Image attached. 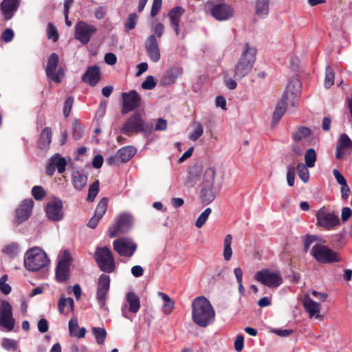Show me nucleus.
<instances>
[{
  "mask_svg": "<svg viewBox=\"0 0 352 352\" xmlns=\"http://www.w3.org/2000/svg\"><path fill=\"white\" fill-rule=\"evenodd\" d=\"M1 344L2 346L7 350H12L14 351L17 349L16 342L10 338H4Z\"/></svg>",
  "mask_w": 352,
  "mask_h": 352,
  "instance_id": "nucleus-53",
  "label": "nucleus"
},
{
  "mask_svg": "<svg viewBox=\"0 0 352 352\" xmlns=\"http://www.w3.org/2000/svg\"><path fill=\"white\" fill-rule=\"evenodd\" d=\"M132 217L127 214H121L117 221L116 226L109 229V235L111 238L115 237L120 233H126L132 227Z\"/></svg>",
  "mask_w": 352,
  "mask_h": 352,
  "instance_id": "nucleus-16",
  "label": "nucleus"
},
{
  "mask_svg": "<svg viewBox=\"0 0 352 352\" xmlns=\"http://www.w3.org/2000/svg\"><path fill=\"white\" fill-rule=\"evenodd\" d=\"M84 82L94 87L96 86L100 80V70L99 67L94 65L87 68L86 72L82 77Z\"/></svg>",
  "mask_w": 352,
  "mask_h": 352,
  "instance_id": "nucleus-21",
  "label": "nucleus"
},
{
  "mask_svg": "<svg viewBox=\"0 0 352 352\" xmlns=\"http://www.w3.org/2000/svg\"><path fill=\"white\" fill-rule=\"evenodd\" d=\"M254 278L258 282L270 288H276L283 283V277L279 271L263 269L257 272Z\"/></svg>",
  "mask_w": 352,
  "mask_h": 352,
  "instance_id": "nucleus-6",
  "label": "nucleus"
},
{
  "mask_svg": "<svg viewBox=\"0 0 352 352\" xmlns=\"http://www.w3.org/2000/svg\"><path fill=\"white\" fill-rule=\"evenodd\" d=\"M91 331L96 338V342L99 345L104 344L107 336V333L104 328L94 327L91 328Z\"/></svg>",
  "mask_w": 352,
  "mask_h": 352,
  "instance_id": "nucleus-37",
  "label": "nucleus"
},
{
  "mask_svg": "<svg viewBox=\"0 0 352 352\" xmlns=\"http://www.w3.org/2000/svg\"><path fill=\"white\" fill-rule=\"evenodd\" d=\"M215 313L209 300L199 296L192 303V318L198 326L206 327L214 320Z\"/></svg>",
  "mask_w": 352,
  "mask_h": 352,
  "instance_id": "nucleus-2",
  "label": "nucleus"
},
{
  "mask_svg": "<svg viewBox=\"0 0 352 352\" xmlns=\"http://www.w3.org/2000/svg\"><path fill=\"white\" fill-rule=\"evenodd\" d=\"M72 183L74 188L77 190H82L87 182V176L84 173L76 170L72 173Z\"/></svg>",
  "mask_w": 352,
  "mask_h": 352,
  "instance_id": "nucleus-29",
  "label": "nucleus"
},
{
  "mask_svg": "<svg viewBox=\"0 0 352 352\" xmlns=\"http://www.w3.org/2000/svg\"><path fill=\"white\" fill-rule=\"evenodd\" d=\"M45 212L47 219L53 221H59L64 217L63 202L58 198H53L46 205Z\"/></svg>",
  "mask_w": 352,
  "mask_h": 352,
  "instance_id": "nucleus-13",
  "label": "nucleus"
},
{
  "mask_svg": "<svg viewBox=\"0 0 352 352\" xmlns=\"http://www.w3.org/2000/svg\"><path fill=\"white\" fill-rule=\"evenodd\" d=\"M316 219L318 225L327 230L333 228L340 223L338 216L324 208L317 211Z\"/></svg>",
  "mask_w": 352,
  "mask_h": 352,
  "instance_id": "nucleus-8",
  "label": "nucleus"
},
{
  "mask_svg": "<svg viewBox=\"0 0 352 352\" xmlns=\"http://www.w3.org/2000/svg\"><path fill=\"white\" fill-rule=\"evenodd\" d=\"M152 129V126L150 124L146 123L139 113H135L131 116L126 122L122 129V131L124 133H129L131 132H150Z\"/></svg>",
  "mask_w": 352,
  "mask_h": 352,
  "instance_id": "nucleus-7",
  "label": "nucleus"
},
{
  "mask_svg": "<svg viewBox=\"0 0 352 352\" xmlns=\"http://www.w3.org/2000/svg\"><path fill=\"white\" fill-rule=\"evenodd\" d=\"M73 261V257L68 250H63L60 252L58 256L57 264H68Z\"/></svg>",
  "mask_w": 352,
  "mask_h": 352,
  "instance_id": "nucleus-43",
  "label": "nucleus"
},
{
  "mask_svg": "<svg viewBox=\"0 0 352 352\" xmlns=\"http://www.w3.org/2000/svg\"><path fill=\"white\" fill-rule=\"evenodd\" d=\"M99 191V182H94L89 188L87 201H92Z\"/></svg>",
  "mask_w": 352,
  "mask_h": 352,
  "instance_id": "nucleus-49",
  "label": "nucleus"
},
{
  "mask_svg": "<svg viewBox=\"0 0 352 352\" xmlns=\"http://www.w3.org/2000/svg\"><path fill=\"white\" fill-rule=\"evenodd\" d=\"M19 250V245L16 243H12L9 245H7L4 247L3 249V252L9 256H14L16 255L18 252Z\"/></svg>",
  "mask_w": 352,
  "mask_h": 352,
  "instance_id": "nucleus-50",
  "label": "nucleus"
},
{
  "mask_svg": "<svg viewBox=\"0 0 352 352\" xmlns=\"http://www.w3.org/2000/svg\"><path fill=\"white\" fill-rule=\"evenodd\" d=\"M269 11V0H256V13L257 15L265 17Z\"/></svg>",
  "mask_w": 352,
  "mask_h": 352,
  "instance_id": "nucleus-38",
  "label": "nucleus"
},
{
  "mask_svg": "<svg viewBox=\"0 0 352 352\" xmlns=\"http://www.w3.org/2000/svg\"><path fill=\"white\" fill-rule=\"evenodd\" d=\"M244 346V337L243 335H238L234 342V349L237 352H241Z\"/></svg>",
  "mask_w": 352,
  "mask_h": 352,
  "instance_id": "nucleus-56",
  "label": "nucleus"
},
{
  "mask_svg": "<svg viewBox=\"0 0 352 352\" xmlns=\"http://www.w3.org/2000/svg\"><path fill=\"white\" fill-rule=\"evenodd\" d=\"M311 254L318 262L338 263L342 261L339 254L321 243H316L313 245Z\"/></svg>",
  "mask_w": 352,
  "mask_h": 352,
  "instance_id": "nucleus-5",
  "label": "nucleus"
},
{
  "mask_svg": "<svg viewBox=\"0 0 352 352\" xmlns=\"http://www.w3.org/2000/svg\"><path fill=\"white\" fill-rule=\"evenodd\" d=\"M311 135V131L307 127H300L294 134L293 138L295 141L299 142L307 139Z\"/></svg>",
  "mask_w": 352,
  "mask_h": 352,
  "instance_id": "nucleus-40",
  "label": "nucleus"
},
{
  "mask_svg": "<svg viewBox=\"0 0 352 352\" xmlns=\"http://www.w3.org/2000/svg\"><path fill=\"white\" fill-rule=\"evenodd\" d=\"M15 319L13 318L12 307L10 302L6 300L1 302L0 325L5 327L8 331L13 330Z\"/></svg>",
  "mask_w": 352,
  "mask_h": 352,
  "instance_id": "nucleus-10",
  "label": "nucleus"
},
{
  "mask_svg": "<svg viewBox=\"0 0 352 352\" xmlns=\"http://www.w3.org/2000/svg\"><path fill=\"white\" fill-rule=\"evenodd\" d=\"M303 243V248L305 252L310 250L311 246L314 244L318 243V241H320V239L314 234H307L302 237Z\"/></svg>",
  "mask_w": 352,
  "mask_h": 352,
  "instance_id": "nucleus-36",
  "label": "nucleus"
},
{
  "mask_svg": "<svg viewBox=\"0 0 352 352\" xmlns=\"http://www.w3.org/2000/svg\"><path fill=\"white\" fill-rule=\"evenodd\" d=\"M256 50L248 44L244 45L242 54L234 67V77L236 80H241L248 75L254 63Z\"/></svg>",
  "mask_w": 352,
  "mask_h": 352,
  "instance_id": "nucleus-3",
  "label": "nucleus"
},
{
  "mask_svg": "<svg viewBox=\"0 0 352 352\" xmlns=\"http://www.w3.org/2000/svg\"><path fill=\"white\" fill-rule=\"evenodd\" d=\"M182 69L179 67H173L168 69L160 80L162 85H170L173 84L182 75Z\"/></svg>",
  "mask_w": 352,
  "mask_h": 352,
  "instance_id": "nucleus-24",
  "label": "nucleus"
},
{
  "mask_svg": "<svg viewBox=\"0 0 352 352\" xmlns=\"http://www.w3.org/2000/svg\"><path fill=\"white\" fill-rule=\"evenodd\" d=\"M191 129L188 138L192 141H196L203 135L204 126L201 122L194 121L191 124Z\"/></svg>",
  "mask_w": 352,
  "mask_h": 352,
  "instance_id": "nucleus-30",
  "label": "nucleus"
},
{
  "mask_svg": "<svg viewBox=\"0 0 352 352\" xmlns=\"http://www.w3.org/2000/svg\"><path fill=\"white\" fill-rule=\"evenodd\" d=\"M32 196L36 200H41L45 196V191L41 186H35L32 190Z\"/></svg>",
  "mask_w": 352,
  "mask_h": 352,
  "instance_id": "nucleus-52",
  "label": "nucleus"
},
{
  "mask_svg": "<svg viewBox=\"0 0 352 352\" xmlns=\"http://www.w3.org/2000/svg\"><path fill=\"white\" fill-rule=\"evenodd\" d=\"M338 145L342 148H352V140L346 134L342 133L340 135Z\"/></svg>",
  "mask_w": 352,
  "mask_h": 352,
  "instance_id": "nucleus-48",
  "label": "nucleus"
},
{
  "mask_svg": "<svg viewBox=\"0 0 352 352\" xmlns=\"http://www.w3.org/2000/svg\"><path fill=\"white\" fill-rule=\"evenodd\" d=\"M300 82L298 79H293L287 85L286 90L274 111L272 116L273 124H276L284 115L286 109L289 106L295 107L299 99L300 93Z\"/></svg>",
  "mask_w": 352,
  "mask_h": 352,
  "instance_id": "nucleus-1",
  "label": "nucleus"
},
{
  "mask_svg": "<svg viewBox=\"0 0 352 352\" xmlns=\"http://www.w3.org/2000/svg\"><path fill=\"white\" fill-rule=\"evenodd\" d=\"M49 326L47 320L45 318H41L38 322V329L41 333H45L48 331Z\"/></svg>",
  "mask_w": 352,
  "mask_h": 352,
  "instance_id": "nucleus-63",
  "label": "nucleus"
},
{
  "mask_svg": "<svg viewBox=\"0 0 352 352\" xmlns=\"http://www.w3.org/2000/svg\"><path fill=\"white\" fill-rule=\"evenodd\" d=\"M109 289L110 278L108 275L102 274L98 278L96 289V299L101 308L106 305Z\"/></svg>",
  "mask_w": 352,
  "mask_h": 352,
  "instance_id": "nucleus-15",
  "label": "nucleus"
},
{
  "mask_svg": "<svg viewBox=\"0 0 352 352\" xmlns=\"http://www.w3.org/2000/svg\"><path fill=\"white\" fill-rule=\"evenodd\" d=\"M350 192L351 190L347 183L342 185L340 188V195L342 199L346 200L349 197Z\"/></svg>",
  "mask_w": 352,
  "mask_h": 352,
  "instance_id": "nucleus-61",
  "label": "nucleus"
},
{
  "mask_svg": "<svg viewBox=\"0 0 352 352\" xmlns=\"http://www.w3.org/2000/svg\"><path fill=\"white\" fill-rule=\"evenodd\" d=\"M69 265H56V278L59 282L66 281L69 276Z\"/></svg>",
  "mask_w": 352,
  "mask_h": 352,
  "instance_id": "nucleus-35",
  "label": "nucleus"
},
{
  "mask_svg": "<svg viewBox=\"0 0 352 352\" xmlns=\"http://www.w3.org/2000/svg\"><path fill=\"white\" fill-rule=\"evenodd\" d=\"M59 57L57 54L52 53L47 60L45 74L48 82L60 83L65 76V71L62 67H58Z\"/></svg>",
  "mask_w": 352,
  "mask_h": 352,
  "instance_id": "nucleus-4",
  "label": "nucleus"
},
{
  "mask_svg": "<svg viewBox=\"0 0 352 352\" xmlns=\"http://www.w3.org/2000/svg\"><path fill=\"white\" fill-rule=\"evenodd\" d=\"M108 200L106 198H102L98 204L95 210L94 214L97 217L102 218L106 212L107 208Z\"/></svg>",
  "mask_w": 352,
  "mask_h": 352,
  "instance_id": "nucleus-44",
  "label": "nucleus"
},
{
  "mask_svg": "<svg viewBox=\"0 0 352 352\" xmlns=\"http://www.w3.org/2000/svg\"><path fill=\"white\" fill-rule=\"evenodd\" d=\"M122 96L123 99V113L133 111L140 104V96L135 90L130 91L128 93H122Z\"/></svg>",
  "mask_w": 352,
  "mask_h": 352,
  "instance_id": "nucleus-18",
  "label": "nucleus"
},
{
  "mask_svg": "<svg viewBox=\"0 0 352 352\" xmlns=\"http://www.w3.org/2000/svg\"><path fill=\"white\" fill-rule=\"evenodd\" d=\"M316 153L314 148H309L305 153V165L308 166L309 168H313L316 162Z\"/></svg>",
  "mask_w": 352,
  "mask_h": 352,
  "instance_id": "nucleus-39",
  "label": "nucleus"
},
{
  "mask_svg": "<svg viewBox=\"0 0 352 352\" xmlns=\"http://www.w3.org/2000/svg\"><path fill=\"white\" fill-rule=\"evenodd\" d=\"M34 202L32 199H25L16 211L17 221L20 223L27 220L31 214Z\"/></svg>",
  "mask_w": 352,
  "mask_h": 352,
  "instance_id": "nucleus-22",
  "label": "nucleus"
},
{
  "mask_svg": "<svg viewBox=\"0 0 352 352\" xmlns=\"http://www.w3.org/2000/svg\"><path fill=\"white\" fill-rule=\"evenodd\" d=\"M69 331L70 336H74L76 333V329L78 327V320L76 318H72L69 321Z\"/></svg>",
  "mask_w": 352,
  "mask_h": 352,
  "instance_id": "nucleus-57",
  "label": "nucleus"
},
{
  "mask_svg": "<svg viewBox=\"0 0 352 352\" xmlns=\"http://www.w3.org/2000/svg\"><path fill=\"white\" fill-rule=\"evenodd\" d=\"M1 37L2 39L6 43L11 41L14 37L13 30L10 28L6 29L3 32Z\"/></svg>",
  "mask_w": 352,
  "mask_h": 352,
  "instance_id": "nucleus-60",
  "label": "nucleus"
},
{
  "mask_svg": "<svg viewBox=\"0 0 352 352\" xmlns=\"http://www.w3.org/2000/svg\"><path fill=\"white\" fill-rule=\"evenodd\" d=\"M215 169L212 167H209L206 169L201 186H213L215 178Z\"/></svg>",
  "mask_w": 352,
  "mask_h": 352,
  "instance_id": "nucleus-32",
  "label": "nucleus"
},
{
  "mask_svg": "<svg viewBox=\"0 0 352 352\" xmlns=\"http://www.w3.org/2000/svg\"><path fill=\"white\" fill-rule=\"evenodd\" d=\"M211 15L218 21H226L233 16V8L226 3H219L210 9Z\"/></svg>",
  "mask_w": 352,
  "mask_h": 352,
  "instance_id": "nucleus-19",
  "label": "nucleus"
},
{
  "mask_svg": "<svg viewBox=\"0 0 352 352\" xmlns=\"http://www.w3.org/2000/svg\"><path fill=\"white\" fill-rule=\"evenodd\" d=\"M126 301L129 305V311L132 313H137L140 307V299L133 292H129L126 296Z\"/></svg>",
  "mask_w": 352,
  "mask_h": 352,
  "instance_id": "nucleus-31",
  "label": "nucleus"
},
{
  "mask_svg": "<svg viewBox=\"0 0 352 352\" xmlns=\"http://www.w3.org/2000/svg\"><path fill=\"white\" fill-rule=\"evenodd\" d=\"M146 52L153 63H157L161 58L160 46L156 36L154 34L149 35L144 43Z\"/></svg>",
  "mask_w": 352,
  "mask_h": 352,
  "instance_id": "nucleus-17",
  "label": "nucleus"
},
{
  "mask_svg": "<svg viewBox=\"0 0 352 352\" xmlns=\"http://www.w3.org/2000/svg\"><path fill=\"white\" fill-rule=\"evenodd\" d=\"M211 212V209L210 208H207L204 212H201L195 222V226L197 228H200L205 224Z\"/></svg>",
  "mask_w": 352,
  "mask_h": 352,
  "instance_id": "nucleus-46",
  "label": "nucleus"
},
{
  "mask_svg": "<svg viewBox=\"0 0 352 352\" xmlns=\"http://www.w3.org/2000/svg\"><path fill=\"white\" fill-rule=\"evenodd\" d=\"M295 180V168L292 166L288 167L287 173V182L289 186H293Z\"/></svg>",
  "mask_w": 352,
  "mask_h": 352,
  "instance_id": "nucleus-55",
  "label": "nucleus"
},
{
  "mask_svg": "<svg viewBox=\"0 0 352 352\" xmlns=\"http://www.w3.org/2000/svg\"><path fill=\"white\" fill-rule=\"evenodd\" d=\"M73 104V98L72 97H68L64 104L63 113L65 117H67L70 113Z\"/></svg>",
  "mask_w": 352,
  "mask_h": 352,
  "instance_id": "nucleus-59",
  "label": "nucleus"
},
{
  "mask_svg": "<svg viewBox=\"0 0 352 352\" xmlns=\"http://www.w3.org/2000/svg\"><path fill=\"white\" fill-rule=\"evenodd\" d=\"M50 261L46 252L37 246L28 249L24 254V264H48Z\"/></svg>",
  "mask_w": 352,
  "mask_h": 352,
  "instance_id": "nucleus-9",
  "label": "nucleus"
},
{
  "mask_svg": "<svg viewBox=\"0 0 352 352\" xmlns=\"http://www.w3.org/2000/svg\"><path fill=\"white\" fill-rule=\"evenodd\" d=\"M216 192L213 186H201L200 198L206 205L210 204L215 198Z\"/></svg>",
  "mask_w": 352,
  "mask_h": 352,
  "instance_id": "nucleus-27",
  "label": "nucleus"
},
{
  "mask_svg": "<svg viewBox=\"0 0 352 352\" xmlns=\"http://www.w3.org/2000/svg\"><path fill=\"white\" fill-rule=\"evenodd\" d=\"M308 166L305 165L303 163H299L297 166V173L300 179L307 183L309 179V172Z\"/></svg>",
  "mask_w": 352,
  "mask_h": 352,
  "instance_id": "nucleus-41",
  "label": "nucleus"
},
{
  "mask_svg": "<svg viewBox=\"0 0 352 352\" xmlns=\"http://www.w3.org/2000/svg\"><path fill=\"white\" fill-rule=\"evenodd\" d=\"M303 305L310 317H319L318 314L320 311V303L314 301L309 296H305L303 300Z\"/></svg>",
  "mask_w": 352,
  "mask_h": 352,
  "instance_id": "nucleus-26",
  "label": "nucleus"
},
{
  "mask_svg": "<svg viewBox=\"0 0 352 352\" xmlns=\"http://www.w3.org/2000/svg\"><path fill=\"white\" fill-rule=\"evenodd\" d=\"M352 210L349 207H344L341 212V219L343 222L346 221L351 216Z\"/></svg>",
  "mask_w": 352,
  "mask_h": 352,
  "instance_id": "nucleus-64",
  "label": "nucleus"
},
{
  "mask_svg": "<svg viewBox=\"0 0 352 352\" xmlns=\"http://www.w3.org/2000/svg\"><path fill=\"white\" fill-rule=\"evenodd\" d=\"M95 258L98 264H115L111 250L106 247L96 250Z\"/></svg>",
  "mask_w": 352,
  "mask_h": 352,
  "instance_id": "nucleus-23",
  "label": "nucleus"
},
{
  "mask_svg": "<svg viewBox=\"0 0 352 352\" xmlns=\"http://www.w3.org/2000/svg\"><path fill=\"white\" fill-rule=\"evenodd\" d=\"M136 152L137 150L133 146H124L117 151V157H119L120 162L125 163L129 162Z\"/></svg>",
  "mask_w": 352,
  "mask_h": 352,
  "instance_id": "nucleus-28",
  "label": "nucleus"
},
{
  "mask_svg": "<svg viewBox=\"0 0 352 352\" xmlns=\"http://www.w3.org/2000/svg\"><path fill=\"white\" fill-rule=\"evenodd\" d=\"M20 0H3L0 9L3 18L6 20L12 19L19 8Z\"/></svg>",
  "mask_w": 352,
  "mask_h": 352,
  "instance_id": "nucleus-20",
  "label": "nucleus"
},
{
  "mask_svg": "<svg viewBox=\"0 0 352 352\" xmlns=\"http://www.w3.org/2000/svg\"><path fill=\"white\" fill-rule=\"evenodd\" d=\"M40 140L43 146H48L52 141V131L50 128L46 127L43 129L41 136Z\"/></svg>",
  "mask_w": 352,
  "mask_h": 352,
  "instance_id": "nucleus-47",
  "label": "nucleus"
},
{
  "mask_svg": "<svg viewBox=\"0 0 352 352\" xmlns=\"http://www.w3.org/2000/svg\"><path fill=\"white\" fill-rule=\"evenodd\" d=\"M138 15L135 13H131L126 18L124 28L129 32L135 28L138 21Z\"/></svg>",
  "mask_w": 352,
  "mask_h": 352,
  "instance_id": "nucleus-45",
  "label": "nucleus"
},
{
  "mask_svg": "<svg viewBox=\"0 0 352 352\" xmlns=\"http://www.w3.org/2000/svg\"><path fill=\"white\" fill-rule=\"evenodd\" d=\"M334 72L330 66L326 67L324 86L325 88H330L334 84Z\"/></svg>",
  "mask_w": 352,
  "mask_h": 352,
  "instance_id": "nucleus-42",
  "label": "nucleus"
},
{
  "mask_svg": "<svg viewBox=\"0 0 352 352\" xmlns=\"http://www.w3.org/2000/svg\"><path fill=\"white\" fill-rule=\"evenodd\" d=\"M333 174L336 179V182L340 186L345 184L346 183V179L338 169H333Z\"/></svg>",
  "mask_w": 352,
  "mask_h": 352,
  "instance_id": "nucleus-62",
  "label": "nucleus"
},
{
  "mask_svg": "<svg viewBox=\"0 0 352 352\" xmlns=\"http://www.w3.org/2000/svg\"><path fill=\"white\" fill-rule=\"evenodd\" d=\"M47 38L53 41H56L58 38L56 28L52 24H48L47 28Z\"/></svg>",
  "mask_w": 352,
  "mask_h": 352,
  "instance_id": "nucleus-54",
  "label": "nucleus"
},
{
  "mask_svg": "<svg viewBox=\"0 0 352 352\" xmlns=\"http://www.w3.org/2000/svg\"><path fill=\"white\" fill-rule=\"evenodd\" d=\"M50 162L54 164L55 168H57L59 173H63L65 170L67 165L66 160L60 157V154L56 153L50 158Z\"/></svg>",
  "mask_w": 352,
  "mask_h": 352,
  "instance_id": "nucleus-34",
  "label": "nucleus"
},
{
  "mask_svg": "<svg viewBox=\"0 0 352 352\" xmlns=\"http://www.w3.org/2000/svg\"><path fill=\"white\" fill-rule=\"evenodd\" d=\"M155 86L156 82L152 76H148L141 85V87L145 90L153 89Z\"/></svg>",
  "mask_w": 352,
  "mask_h": 352,
  "instance_id": "nucleus-51",
  "label": "nucleus"
},
{
  "mask_svg": "<svg viewBox=\"0 0 352 352\" xmlns=\"http://www.w3.org/2000/svg\"><path fill=\"white\" fill-rule=\"evenodd\" d=\"M184 12V10L182 7H176L173 8L168 13L170 25L174 29L177 36L179 34V25Z\"/></svg>",
  "mask_w": 352,
  "mask_h": 352,
  "instance_id": "nucleus-25",
  "label": "nucleus"
},
{
  "mask_svg": "<svg viewBox=\"0 0 352 352\" xmlns=\"http://www.w3.org/2000/svg\"><path fill=\"white\" fill-rule=\"evenodd\" d=\"M114 250L122 256L131 257L137 249L136 243L129 238H120L113 243Z\"/></svg>",
  "mask_w": 352,
  "mask_h": 352,
  "instance_id": "nucleus-12",
  "label": "nucleus"
},
{
  "mask_svg": "<svg viewBox=\"0 0 352 352\" xmlns=\"http://www.w3.org/2000/svg\"><path fill=\"white\" fill-rule=\"evenodd\" d=\"M15 319L13 318L12 307L10 302L6 300L1 302L0 325L5 327L8 331L13 330Z\"/></svg>",
  "mask_w": 352,
  "mask_h": 352,
  "instance_id": "nucleus-11",
  "label": "nucleus"
},
{
  "mask_svg": "<svg viewBox=\"0 0 352 352\" xmlns=\"http://www.w3.org/2000/svg\"><path fill=\"white\" fill-rule=\"evenodd\" d=\"M96 28L85 21H80L76 25L75 38L81 43H88L92 35L96 32Z\"/></svg>",
  "mask_w": 352,
  "mask_h": 352,
  "instance_id": "nucleus-14",
  "label": "nucleus"
},
{
  "mask_svg": "<svg viewBox=\"0 0 352 352\" xmlns=\"http://www.w3.org/2000/svg\"><path fill=\"white\" fill-rule=\"evenodd\" d=\"M232 243V236L227 234L223 240V258L226 261H229L232 255L231 244Z\"/></svg>",
  "mask_w": 352,
  "mask_h": 352,
  "instance_id": "nucleus-33",
  "label": "nucleus"
},
{
  "mask_svg": "<svg viewBox=\"0 0 352 352\" xmlns=\"http://www.w3.org/2000/svg\"><path fill=\"white\" fill-rule=\"evenodd\" d=\"M162 6V0H153L151 10V16L154 17L155 16L158 12L160 11Z\"/></svg>",
  "mask_w": 352,
  "mask_h": 352,
  "instance_id": "nucleus-58",
  "label": "nucleus"
}]
</instances>
